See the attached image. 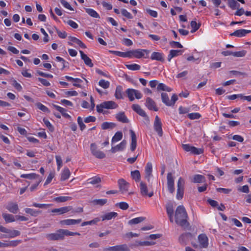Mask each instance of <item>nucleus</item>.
Here are the masks:
<instances>
[{"label": "nucleus", "mask_w": 251, "mask_h": 251, "mask_svg": "<svg viewBox=\"0 0 251 251\" xmlns=\"http://www.w3.org/2000/svg\"><path fill=\"white\" fill-rule=\"evenodd\" d=\"M21 177L29 179H37L39 177V176L35 173L29 174H22L21 175Z\"/></svg>", "instance_id": "obj_44"}, {"label": "nucleus", "mask_w": 251, "mask_h": 251, "mask_svg": "<svg viewBox=\"0 0 251 251\" xmlns=\"http://www.w3.org/2000/svg\"><path fill=\"white\" fill-rule=\"evenodd\" d=\"M5 207L10 212L14 214H16L19 210L18 205L16 202H9Z\"/></svg>", "instance_id": "obj_16"}, {"label": "nucleus", "mask_w": 251, "mask_h": 251, "mask_svg": "<svg viewBox=\"0 0 251 251\" xmlns=\"http://www.w3.org/2000/svg\"><path fill=\"white\" fill-rule=\"evenodd\" d=\"M130 136L131 138V142L130 144V150L132 151H135L137 146V139L135 132L133 130L130 129L129 130Z\"/></svg>", "instance_id": "obj_18"}, {"label": "nucleus", "mask_w": 251, "mask_h": 251, "mask_svg": "<svg viewBox=\"0 0 251 251\" xmlns=\"http://www.w3.org/2000/svg\"><path fill=\"white\" fill-rule=\"evenodd\" d=\"M130 101H132L134 100V97L137 99H140L142 97V94L138 90L128 88L126 92Z\"/></svg>", "instance_id": "obj_6"}, {"label": "nucleus", "mask_w": 251, "mask_h": 251, "mask_svg": "<svg viewBox=\"0 0 251 251\" xmlns=\"http://www.w3.org/2000/svg\"><path fill=\"white\" fill-rule=\"evenodd\" d=\"M46 237L50 240H63L64 239L63 234L61 232V229L57 230L56 233L47 234L46 235Z\"/></svg>", "instance_id": "obj_12"}, {"label": "nucleus", "mask_w": 251, "mask_h": 251, "mask_svg": "<svg viewBox=\"0 0 251 251\" xmlns=\"http://www.w3.org/2000/svg\"><path fill=\"white\" fill-rule=\"evenodd\" d=\"M136 244V246H149L154 245L155 242L150 241H137Z\"/></svg>", "instance_id": "obj_56"}, {"label": "nucleus", "mask_w": 251, "mask_h": 251, "mask_svg": "<svg viewBox=\"0 0 251 251\" xmlns=\"http://www.w3.org/2000/svg\"><path fill=\"white\" fill-rule=\"evenodd\" d=\"M81 222V219H66L60 221V224L62 225L70 226L75 224H78Z\"/></svg>", "instance_id": "obj_20"}, {"label": "nucleus", "mask_w": 251, "mask_h": 251, "mask_svg": "<svg viewBox=\"0 0 251 251\" xmlns=\"http://www.w3.org/2000/svg\"><path fill=\"white\" fill-rule=\"evenodd\" d=\"M184 180L179 177L177 183L176 198L178 200L182 199L184 194Z\"/></svg>", "instance_id": "obj_5"}, {"label": "nucleus", "mask_w": 251, "mask_h": 251, "mask_svg": "<svg viewBox=\"0 0 251 251\" xmlns=\"http://www.w3.org/2000/svg\"><path fill=\"white\" fill-rule=\"evenodd\" d=\"M121 13L123 16L127 19H131L133 18V16H132L131 14L126 9H122L121 10Z\"/></svg>", "instance_id": "obj_59"}, {"label": "nucleus", "mask_w": 251, "mask_h": 251, "mask_svg": "<svg viewBox=\"0 0 251 251\" xmlns=\"http://www.w3.org/2000/svg\"><path fill=\"white\" fill-rule=\"evenodd\" d=\"M183 51L181 50H172L170 51L169 54L168 56V59L169 61L175 57L177 56L182 53Z\"/></svg>", "instance_id": "obj_33"}, {"label": "nucleus", "mask_w": 251, "mask_h": 251, "mask_svg": "<svg viewBox=\"0 0 251 251\" xmlns=\"http://www.w3.org/2000/svg\"><path fill=\"white\" fill-rule=\"evenodd\" d=\"M88 183L93 185H95L100 183L101 179L99 177H95L88 179Z\"/></svg>", "instance_id": "obj_61"}, {"label": "nucleus", "mask_w": 251, "mask_h": 251, "mask_svg": "<svg viewBox=\"0 0 251 251\" xmlns=\"http://www.w3.org/2000/svg\"><path fill=\"white\" fill-rule=\"evenodd\" d=\"M6 232L7 235H4L3 237L6 238H14L20 235V232L16 230H11L7 228Z\"/></svg>", "instance_id": "obj_27"}, {"label": "nucleus", "mask_w": 251, "mask_h": 251, "mask_svg": "<svg viewBox=\"0 0 251 251\" xmlns=\"http://www.w3.org/2000/svg\"><path fill=\"white\" fill-rule=\"evenodd\" d=\"M69 41L68 43L71 46H73L74 44H76L82 49H85L86 48L85 45L76 37L70 36L69 37Z\"/></svg>", "instance_id": "obj_15"}, {"label": "nucleus", "mask_w": 251, "mask_h": 251, "mask_svg": "<svg viewBox=\"0 0 251 251\" xmlns=\"http://www.w3.org/2000/svg\"><path fill=\"white\" fill-rule=\"evenodd\" d=\"M73 209L71 206L62 207L59 208H55L52 210L53 213H58L59 214H63Z\"/></svg>", "instance_id": "obj_25"}, {"label": "nucleus", "mask_w": 251, "mask_h": 251, "mask_svg": "<svg viewBox=\"0 0 251 251\" xmlns=\"http://www.w3.org/2000/svg\"><path fill=\"white\" fill-rule=\"evenodd\" d=\"M247 51L245 50H242L238 51H235L233 53V56L236 57H242L246 55Z\"/></svg>", "instance_id": "obj_57"}, {"label": "nucleus", "mask_w": 251, "mask_h": 251, "mask_svg": "<svg viewBox=\"0 0 251 251\" xmlns=\"http://www.w3.org/2000/svg\"><path fill=\"white\" fill-rule=\"evenodd\" d=\"M151 58L152 60H155L157 61L163 60V54L161 52H153L151 55Z\"/></svg>", "instance_id": "obj_37"}, {"label": "nucleus", "mask_w": 251, "mask_h": 251, "mask_svg": "<svg viewBox=\"0 0 251 251\" xmlns=\"http://www.w3.org/2000/svg\"><path fill=\"white\" fill-rule=\"evenodd\" d=\"M99 84L100 86L104 89H106L109 86V82L108 81H106L104 79H100L99 82Z\"/></svg>", "instance_id": "obj_63"}, {"label": "nucleus", "mask_w": 251, "mask_h": 251, "mask_svg": "<svg viewBox=\"0 0 251 251\" xmlns=\"http://www.w3.org/2000/svg\"><path fill=\"white\" fill-rule=\"evenodd\" d=\"M188 117L191 120L198 119L201 115L198 113H192L187 115Z\"/></svg>", "instance_id": "obj_64"}, {"label": "nucleus", "mask_w": 251, "mask_h": 251, "mask_svg": "<svg viewBox=\"0 0 251 251\" xmlns=\"http://www.w3.org/2000/svg\"><path fill=\"white\" fill-rule=\"evenodd\" d=\"M227 76L230 77H245L246 75L244 73L236 71H231L228 72Z\"/></svg>", "instance_id": "obj_32"}, {"label": "nucleus", "mask_w": 251, "mask_h": 251, "mask_svg": "<svg viewBox=\"0 0 251 251\" xmlns=\"http://www.w3.org/2000/svg\"><path fill=\"white\" fill-rule=\"evenodd\" d=\"M132 109L135 111L136 113H137L139 115L141 116L142 117H143L146 119H148V117L145 111L143 110L140 105L138 104H133L132 105Z\"/></svg>", "instance_id": "obj_17"}, {"label": "nucleus", "mask_w": 251, "mask_h": 251, "mask_svg": "<svg viewBox=\"0 0 251 251\" xmlns=\"http://www.w3.org/2000/svg\"><path fill=\"white\" fill-rule=\"evenodd\" d=\"M198 240L201 248H207L208 245V238L204 234H201L198 236Z\"/></svg>", "instance_id": "obj_13"}, {"label": "nucleus", "mask_w": 251, "mask_h": 251, "mask_svg": "<svg viewBox=\"0 0 251 251\" xmlns=\"http://www.w3.org/2000/svg\"><path fill=\"white\" fill-rule=\"evenodd\" d=\"M123 137V134L121 132H117L112 139V144L117 142L121 140Z\"/></svg>", "instance_id": "obj_45"}, {"label": "nucleus", "mask_w": 251, "mask_h": 251, "mask_svg": "<svg viewBox=\"0 0 251 251\" xmlns=\"http://www.w3.org/2000/svg\"><path fill=\"white\" fill-rule=\"evenodd\" d=\"M126 144V140H123L119 145L112 147L110 151L114 153L118 151H122L125 148Z\"/></svg>", "instance_id": "obj_19"}, {"label": "nucleus", "mask_w": 251, "mask_h": 251, "mask_svg": "<svg viewBox=\"0 0 251 251\" xmlns=\"http://www.w3.org/2000/svg\"><path fill=\"white\" fill-rule=\"evenodd\" d=\"M190 26L192 28V30H191V33H194L196 32L199 28L200 27V24H197L196 21H192L190 23Z\"/></svg>", "instance_id": "obj_49"}, {"label": "nucleus", "mask_w": 251, "mask_h": 251, "mask_svg": "<svg viewBox=\"0 0 251 251\" xmlns=\"http://www.w3.org/2000/svg\"><path fill=\"white\" fill-rule=\"evenodd\" d=\"M61 232L63 234V237H64V236H74V235H80V233L78 232H74L72 231H70L67 229H61Z\"/></svg>", "instance_id": "obj_51"}, {"label": "nucleus", "mask_w": 251, "mask_h": 251, "mask_svg": "<svg viewBox=\"0 0 251 251\" xmlns=\"http://www.w3.org/2000/svg\"><path fill=\"white\" fill-rule=\"evenodd\" d=\"M118 183L120 191L122 194L126 193L128 191L129 184L124 179L121 178L119 179Z\"/></svg>", "instance_id": "obj_9"}, {"label": "nucleus", "mask_w": 251, "mask_h": 251, "mask_svg": "<svg viewBox=\"0 0 251 251\" xmlns=\"http://www.w3.org/2000/svg\"><path fill=\"white\" fill-rule=\"evenodd\" d=\"M90 151L92 155L97 158L103 159L105 157V153L98 149L95 143H92L91 144Z\"/></svg>", "instance_id": "obj_4"}, {"label": "nucleus", "mask_w": 251, "mask_h": 251, "mask_svg": "<svg viewBox=\"0 0 251 251\" xmlns=\"http://www.w3.org/2000/svg\"><path fill=\"white\" fill-rule=\"evenodd\" d=\"M157 88L158 90L166 91L167 92H171L172 90V88L168 87L163 83H159Z\"/></svg>", "instance_id": "obj_53"}, {"label": "nucleus", "mask_w": 251, "mask_h": 251, "mask_svg": "<svg viewBox=\"0 0 251 251\" xmlns=\"http://www.w3.org/2000/svg\"><path fill=\"white\" fill-rule=\"evenodd\" d=\"M167 187L170 193L173 194L175 192L174 178L171 173L167 175Z\"/></svg>", "instance_id": "obj_10"}, {"label": "nucleus", "mask_w": 251, "mask_h": 251, "mask_svg": "<svg viewBox=\"0 0 251 251\" xmlns=\"http://www.w3.org/2000/svg\"><path fill=\"white\" fill-rule=\"evenodd\" d=\"M192 237V234L190 232L183 233L179 237V242L181 245H185Z\"/></svg>", "instance_id": "obj_14"}, {"label": "nucleus", "mask_w": 251, "mask_h": 251, "mask_svg": "<svg viewBox=\"0 0 251 251\" xmlns=\"http://www.w3.org/2000/svg\"><path fill=\"white\" fill-rule=\"evenodd\" d=\"M108 52L110 53L114 54L117 56L124 57V58H127V51L126 52H122L120 51L116 50H108Z\"/></svg>", "instance_id": "obj_42"}, {"label": "nucleus", "mask_w": 251, "mask_h": 251, "mask_svg": "<svg viewBox=\"0 0 251 251\" xmlns=\"http://www.w3.org/2000/svg\"><path fill=\"white\" fill-rule=\"evenodd\" d=\"M60 2L61 4L65 7V8L70 10V11H74L73 8L71 6L70 4L66 1L65 0H61Z\"/></svg>", "instance_id": "obj_62"}, {"label": "nucleus", "mask_w": 251, "mask_h": 251, "mask_svg": "<svg viewBox=\"0 0 251 251\" xmlns=\"http://www.w3.org/2000/svg\"><path fill=\"white\" fill-rule=\"evenodd\" d=\"M118 216L117 213L115 212H110L107 213L101 216V220H110L116 218Z\"/></svg>", "instance_id": "obj_31"}, {"label": "nucleus", "mask_w": 251, "mask_h": 251, "mask_svg": "<svg viewBox=\"0 0 251 251\" xmlns=\"http://www.w3.org/2000/svg\"><path fill=\"white\" fill-rule=\"evenodd\" d=\"M251 30L244 29L237 30L230 34L231 36H234L238 37L245 36L246 34L251 33Z\"/></svg>", "instance_id": "obj_22"}, {"label": "nucleus", "mask_w": 251, "mask_h": 251, "mask_svg": "<svg viewBox=\"0 0 251 251\" xmlns=\"http://www.w3.org/2000/svg\"><path fill=\"white\" fill-rule=\"evenodd\" d=\"M192 181L193 183H202L205 182V177L201 175H195L193 176V180Z\"/></svg>", "instance_id": "obj_34"}, {"label": "nucleus", "mask_w": 251, "mask_h": 251, "mask_svg": "<svg viewBox=\"0 0 251 251\" xmlns=\"http://www.w3.org/2000/svg\"><path fill=\"white\" fill-rule=\"evenodd\" d=\"M228 3L229 6L232 9L238 8L240 6L239 3L236 0H228Z\"/></svg>", "instance_id": "obj_52"}, {"label": "nucleus", "mask_w": 251, "mask_h": 251, "mask_svg": "<svg viewBox=\"0 0 251 251\" xmlns=\"http://www.w3.org/2000/svg\"><path fill=\"white\" fill-rule=\"evenodd\" d=\"M36 105H37V107L40 110H42V111L47 113H49L50 112V111L49 109V108L47 107H46V106L44 105L41 103H40V102L37 103Z\"/></svg>", "instance_id": "obj_60"}, {"label": "nucleus", "mask_w": 251, "mask_h": 251, "mask_svg": "<svg viewBox=\"0 0 251 251\" xmlns=\"http://www.w3.org/2000/svg\"><path fill=\"white\" fill-rule=\"evenodd\" d=\"M100 221L99 218H96L91 221L84 222L81 224V226H83L87 225H91L96 224L98 222Z\"/></svg>", "instance_id": "obj_54"}, {"label": "nucleus", "mask_w": 251, "mask_h": 251, "mask_svg": "<svg viewBox=\"0 0 251 251\" xmlns=\"http://www.w3.org/2000/svg\"><path fill=\"white\" fill-rule=\"evenodd\" d=\"M102 106L105 109H116L118 107V104L113 101H106L102 102Z\"/></svg>", "instance_id": "obj_26"}, {"label": "nucleus", "mask_w": 251, "mask_h": 251, "mask_svg": "<svg viewBox=\"0 0 251 251\" xmlns=\"http://www.w3.org/2000/svg\"><path fill=\"white\" fill-rule=\"evenodd\" d=\"M203 152V149L201 148H197L194 146H192L191 148V153L199 155L202 153Z\"/></svg>", "instance_id": "obj_55"}, {"label": "nucleus", "mask_w": 251, "mask_h": 251, "mask_svg": "<svg viewBox=\"0 0 251 251\" xmlns=\"http://www.w3.org/2000/svg\"><path fill=\"white\" fill-rule=\"evenodd\" d=\"M188 215L183 205H179L175 211V218L176 224L184 229H188L190 224L188 222Z\"/></svg>", "instance_id": "obj_1"}, {"label": "nucleus", "mask_w": 251, "mask_h": 251, "mask_svg": "<svg viewBox=\"0 0 251 251\" xmlns=\"http://www.w3.org/2000/svg\"><path fill=\"white\" fill-rule=\"evenodd\" d=\"M103 251H130V249L128 246L126 244H121L113 247L104 248Z\"/></svg>", "instance_id": "obj_7"}, {"label": "nucleus", "mask_w": 251, "mask_h": 251, "mask_svg": "<svg viewBox=\"0 0 251 251\" xmlns=\"http://www.w3.org/2000/svg\"><path fill=\"white\" fill-rule=\"evenodd\" d=\"M131 176L132 178L137 182L140 180V173L138 170H135L131 172Z\"/></svg>", "instance_id": "obj_46"}, {"label": "nucleus", "mask_w": 251, "mask_h": 251, "mask_svg": "<svg viewBox=\"0 0 251 251\" xmlns=\"http://www.w3.org/2000/svg\"><path fill=\"white\" fill-rule=\"evenodd\" d=\"M145 220V217H139L129 220L128 222V224L130 225L137 224L144 221Z\"/></svg>", "instance_id": "obj_41"}, {"label": "nucleus", "mask_w": 251, "mask_h": 251, "mask_svg": "<svg viewBox=\"0 0 251 251\" xmlns=\"http://www.w3.org/2000/svg\"><path fill=\"white\" fill-rule=\"evenodd\" d=\"M53 107H54L57 111L60 112L62 115L67 118H71V116L66 113V110L64 108H62L59 106L56 105H53Z\"/></svg>", "instance_id": "obj_38"}, {"label": "nucleus", "mask_w": 251, "mask_h": 251, "mask_svg": "<svg viewBox=\"0 0 251 251\" xmlns=\"http://www.w3.org/2000/svg\"><path fill=\"white\" fill-rule=\"evenodd\" d=\"M102 129H112L116 126V124L111 122H104L101 124Z\"/></svg>", "instance_id": "obj_40"}, {"label": "nucleus", "mask_w": 251, "mask_h": 251, "mask_svg": "<svg viewBox=\"0 0 251 251\" xmlns=\"http://www.w3.org/2000/svg\"><path fill=\"white\" fill-rule=\"evenodd\" d=\"M79 53L80 54L81 58L84 61L85 64L90 67H92L93 64L92 62L91 59L82 50H79Z\"/></svg>", "instance_id": "obj_24"}, {"label": "nucleus", "mask_w": 251, "mask_h": 251, "mask_svg": "<svg viewBox=\"0 0 251 251\" xmlns=\"http://www.w3.org/2000/svg\"><path fill=\"white\" fill-rule=\"evenodd\" d=\"M115 96L116 98L118 100L124 99V96L123 94V89L122 86H118L116 87Z\"/></svg>", "instance_id": "obj_36"}, {"label": "nucleus", "mask_w": 251, "mask_h": 251, "mask_svg": "<svg viewBox=\"0 0 251 251\" xmlns=\"http://www.w3.org/2000/svg\"><path fill=\"white\" fill-rule=\"evenodd\" d=\"M70 176V170L68 168H65L61 174V180L64 181L67 179Z\"/></svg>", "instance_id": "obj_43"}, {"label": "nucleus", "mask_w": 251, "mask_h": 251, "mask_svg": "<svg viewBox=\"0 0 251 251\" xmlns=\"http://www.w3.org/2000/svg\"><path fill=\"white\" fill-rule=\"evenodd\" d=\"M166 211L167 215L169 217L170 221L171 223H173L174 222V208L173 204L172 203L168 204L166 205Z\"/></svg>", "instance_id": "obj_28"}, {"label": "nucleus", "mask_w": 251, "mask_h": 251, "mask_svg": "<svg viewBox=\"0 0 251 251\" xmlns=\"http://www.w3.org/2000/svg\"><path fill=\"white\" fill-rule=\"evenodd\" d=\"M71 200L72 197L67 196H60L54 199V200L58 202H63Z\"/></svg>", "instance_id": "obj_48"}, {"label": "nucleus", "mask_w": 251, "mask_h": 251, "mask_svg": "<svg viewBox=\"0 0 251 251\" xmlns=\"http://www.w3.org/2000/svg\"><path fill=\"white\" fill-rule=\"evenodd\" d=\"M2 217L6 223H10L15 221L14 217L13 215L9 214H3Z\"/></svg>", "instance_id": "obj_47"}, {"label": "nucleus", "mask_w": 251, "mask_h": 251, "mask_svg": "<svg viewBox=\"0 0 251 251\" xmlns=\"http://www.w3.org/2000/svg\"><path fill=\"white\" fill-rule=\"evenodd\" d=\"M116 119L123 123H128V119L127 118L124 112H121L117 113L116 116Z\"/></svg>", "instance_id": "obj_30"}, {"label": "nucleus", "mask_w": 251, "mask_h": 251, "mask_svg": "<svg viewBox=\"0 0 251 251\" xmlns=\"http://www.w3.org/2000/svg\"><path fill=\"white\" fill-rule=\"evenodd\" d=\"M149 50L145 49H136L127 51V58H141L148 54Z\"/></svg>", "instance_id": "obj_2"}, {"label": "nucleus", "mask_w": 251, "mask_h": 251, "mask_svg": "<svg viewBox=\"0 0 251 251\" xmlns=\"http://www.w3.org/2000/svg\"><path fill=\"white\" fill-rule=\"evenodd\" d=\"M140 189L141 194L143 196L151 197L153 195V192L152 191L148 193V189L146 184L142 181L140 183Z\"/></svg>", "instance_id": "obj_11"}, {"label": "nucleus", "mask_w": 251, "mask_h": 251, "mask_svg": "<svg viewBox=\"0 0 251 251\" xmlns=\"http://www.w3.org/2000/svg\"><path fill=\"white\" fill-rule=\"evenodd\" d=\"M161 100L162 102L167 106H171L174 105L176 102L178 100L177 96L176 94H173L171 98V100H169L168 94L166 93H161Z\"/></svg>", "instance_id": "obj_3"}, {"label": "nucleus", "mask_w": 251, "mask_h": 251, "mask_svg": "<svg viewBox=\"0 0 251 251\" xmlns=\"http://www.w3.org/2000/svg\"><path fill=\"white\" fill-rule=\"evenodd\" d=\"M154 129L157 133L158 135L161 137L163 135L162 129V123L160 119L158 116H156L153 124Z\"/></svg>", "instance_id": "obj_8"}, {"label": "nucleus", "mask_w": 251, "mask_h": 251, "mask_svg": "<svg viewBox=\"0 0 251 251\" xmlns=\"http://www.w3.org/2000/svg\"><path fill=\"white\" fill-rule=\"evenodd\" d=\"M107 202V199H96L94 200L92 202L94 205H99L102 206L104 205Z\"/></svg>", "instance_id": "obj_50"}, {"label": "nucleus", "mask_w": 251, "mask_h": 251, "mask_svg": "<svg viewBox=\"0 0 251 251\" xmlns=\"http://www.w3.org/2000/svg\"><path fill=\"white\" fill-rule=\"evenodd\" d=\"M126 66L130 70L136 71L140 68V66L137 64H126Z\"/></svg>", "instance_id": "obj_58"}, {"label": "nucleus", "mask_w": 251, "mask_h": 251, "mask_svg": "<svg viewBox=\"0 0 251 251\" xmlns=\"http://www.w3.org/2000/svg\"><path fill=\"white\" fill-rule=\"evenodd\" d=\"M86 12L91 17L95 18H100V15L95 10L92 8H85Z\"/></svg>", "instance_id": "obj_39"}, {"label": "nucleus", "mask_w": 251, "mask_h": 251, "mask_svg": "<svg viewBox=\"0 0 251 251\" xmlns=\"http://www.w3.org/2000/svg\"><path fill=\"white\" fill-rule=\"evenodd\" d=\"M152 164L151 162L147 163L145 168V177L148 181H150V178L152 176Z\"/></svg>", "instance_id": "obj_29"}, {"label": "nucleus", "mask_w": 251, "mask_h": 251, "mask_svg": "<svg viewBox=\"0 0 251 251\" xmlns=\"http://www.w3.org/2000/svg\"><path fill=\"white\" fill-rule=\"evenodd\" d=\"M146 106L150 110L157 111L158 109L156 106L155 102L151 98H147L146 101Z\"/></svg>", "instance_id": "obj_21"}, {"label": "nucleus", "mask_w": 251, "mask_h": 251, "mask_svg": "<svg viewBox=\"0 0 251 251\" xmlns=\"http://www.w3.org/2000/svg\"><path fill=\"white\" fill-rule=\"evenodd\" d=\"M25 210L27 214H28L33 217H36L42 212L41 210H37L29 208H26Z\"/></svg>", "instance_id": "obj_35"}, {"label": "nucleus", "mask_w": 251, "mask_h": 251, "mask_svg": "<svg viewBox=\"0 0 251 251\" xmlns=\"http://www.w3.org/2000/svg\"><path fill=\"white\" fill-rule=\"evenodd\" d=\"M72 81L73 85L79 88H83L87 83V79H84L83 81L82 79H69Z\"/></svg>", "instance_id": "obj_23"}]
</instances>
